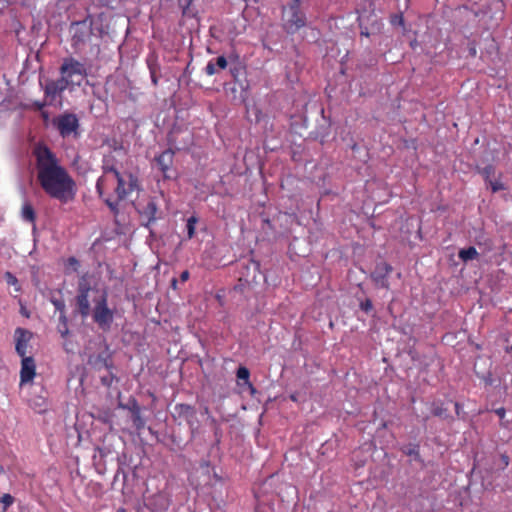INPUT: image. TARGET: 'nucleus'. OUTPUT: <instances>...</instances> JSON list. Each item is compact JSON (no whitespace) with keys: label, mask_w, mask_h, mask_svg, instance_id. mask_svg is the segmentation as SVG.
Masks as SVG:
<instances>
[{"label":"nucleus","mask_w":512,"mask_h":512,"mask_svg":"<svg viewBox=\"0 0 512 512\" xmlns=\"http://www.w3.org/2000/svg\"><path fill=\"white\" fill-rule=\"evenodd\" d=\"M252 265L254 267V271L256 272L258 270V264L255 262H252Z\"/></svg>","instance_id":"nucleus-41"},{"label":"nucleus","mask_w":512,"mask_h":512,"mask_svg":"<svg viewBox=\"0 0 512 512\" xmlns=\"http://www.w3.org/2000/svg\"><path fill=\"white\" fill-rule=\"evenodd\" d=\"M41 115H42V117H43L45 120H47V119H48V117H49V114H48V112H47V111H43V110H42V111H41Z\"/></svg>","instance_id":"nucleus-37"},{"label":"nucleus","mask_w":512,"mask_h":512,"mask_svg":"<svg viewBox=\"0 0 512 512\" xmlns=\"http://www.w3.org/2000/svg\"><path fill=\"white\" fill-rule=\"evenodd\" d=\"M456 413L459 414L460 406L458 403H455Z\"/></svg>","instance_id":"nucleus-40"},{"label":"nucleus","mask_w":512,"mask_h":512,"mask_svg":"<svg viewBox=\"0 0 512 512\" xmlns=\"http://www.w3.org/2000/svg\"><path fill=\"white\" fill-rule=\"evenodd\" d=\"M4 278L8 285H10V286L18 285V279L11 272L7 271L4 275Z\"/></svg>","instance_id":"nucleus-25"},{"label":"nucleus","mask_w":512,"mask_h":512,"mask_svg":"<svg viewBox=\"0 0 512 512\" xmlns=\"http://www.w3.org/2000/svg\"><path fill=\"white\" fill-rule=\"evenodd\" d=\"M408 454L409 455H415V456H418V452L415 450V449H411L408 451Z\"/></svg>","instance_id":"nucleus-38"},{"label":"nucleus","mask_w":512,"mask_h":512,"mask_svg":"<svg viewBox=\"0 0 512 512\" xmlns=\"http://www.w3.org/2000/svg\"><path fill=\"white\" fill-rule=\"evenodd\" d=\"M71 45L74 49H79L90 40L92 36V27L86 20L74 22L71 25Z\"/></svg>","instance_id":"nucleus-5"},{"label":"nucleus","mask_w":512,"mask_h":512,"mask_svg":"<svg viewBox=\"0 0 512 512\" xmlns=\"http://www.w3.org/2000/svg\"><path fill=\"white\" fill-rule=\"evenodd\" d=\"M53 124L59 131V134L65 138L76 132L79 128V120L73 113H64L54 118Z\"/></svg>","instance_id":"nucleus-6"},{"label":"nucleus","mask_w":512,"mask_h":512,"mask_svg":"<svg viewBox=\"0 0 512 512\" xmlns=\"http://www.w3.org/2000/svg\"><path fill=\"white\" fill-rule=\"evenodd\" d=\"M39 83L44 91L45 99L48 100L49 105H52L56 97L60 96L69 87L66 80H63L61 77L56 80L47 79L44 84L42 81Z\"/></svg>","instance_id":"nucleus-7"},{"label":"nucleus","mask_w":512,"mask_h":512,"mask_svg":"<svg viewBox=\"0 0 512 512\" xmlns=\"http://www.w3.org/2000/svg\"><path fill=\"white\" fill-rule=\"evenodd\" d=\"M360 35L368 37L369 36L368 29L367 28H364V29L362 28L361 31H360Z\"/></svg>","instance_id":"nucleus-35"},{"label":"nucleus","mask_w":512,"mask_h":512,"mask_svg":"<svg viewBox=\"0 0 512 512\" xmlns=\"http://www.w3.org/2000/svg\"><path fill=\"white\" fill-rule=\"evenodd\" d=\"M52 304L55 309L60 312V321L63 322L64 325L67 323V318L65 315V303L61 299H53Z\"/></svg>","instance_id":"nucleus-19"},{"label":"nucleus","mask_w":512,"mask_h":512,"mask_svg":"<svg viewBox=\"0 0 512 512\" xmlns=\"http://www.w3.org/2000/svg\"><path fill=\"white\" fill-rule=\"evenodd\" d=\"M46 105H49L47 99H45V101H34L31 105V108L36 111H42Z\"/></svg>","instance_id":"nucleus-28"},{"label":"nucleus","mask_w":512,"mask_h":512,"mask_svg":"<svg viewBox=\"0 0 512 512\" xmlns=\"http://www.w3.org/2000/svg\"><path fill=\"white\" fill-rule=\"evenodd\" d=\"M509 465V457L506 454H501L499 462L495 463L493 467H490V471L504 470Z\"/></svg>","instance_id":"nucleus-21"},{"label":"nucleus","mask_w":512,"mask_h":512,"mask_svg":"<svg viewBox=\"0 0 512 512\" xmlns=\"http://www.w3.org/2000/svg\"><path fill=\"white\" fill-rule=\"evenodd\" d=\"M136 189H138V179L132 173L127 174V179L121 174L107 173L101 175L96 183L100 198L114 214L118 213L120 202Z\"/></svg>","instance_id":"nucleus-3"},{"label":"nucleus","mask_w":512,"mask_h":512,"mask_svg":"<svg viewBox=\"0 0 512 512\" xmlns=\"http://www.w3.org/2000/svg\"><path fill=\"white\" fill-rule=\"evenodd\" d=\"M171 287H172L173 289H177V279H176V278H173V279L171 280Z\"/></svg>","instance_id":"nucleus-36"},{"label":"nucleus","mask_w":512,"mask_h":512,"mask_svg":"<svg viewBox=\"0 0 512 512\" xmlns=\"http://www.w3.org/2000/svg\"><path fill=\"white\" fill-rule=\"evenodd\" d=\"M21 216L24 221L35 224L36 213L31 203L26 202L23 204L21 209Z\"/></svg>","instance_id":"nucleus-14"},{"label":"nucleus","mask_w":512,"mask_h":512,"mask_svg":"<svg viewBox=\"0 0 512 512\" xmlns=\"http://www.w3.org/2000/svg\"><path fill=\"white\" fill-rule=\"evenodd\" d=\"M236 376L239 380H243L250 388L251 392H254L255 391V388L254 386L252 385V383L249 381V377H250V372L248 370V368L244 367V366H240L238 369H237V372H236Z\"/></svg>","instance_id":"nucleus-18"},{"label":"nucleus","mask_w":512,"mask_h":512,"mask_svg":"<svg viewBox=\"0 0 512 512\" xmlns=\"http://www.w3.org/2000/svg\"><path fill=\"white\" fill-rule=\"evenodd\" d=\"M239 72H240V67L235 66V67L230 68V73L235 81L238 80Z\"/></svg>","instance_id":"nucleus-32"},{"label":"nucleus","mask_w":512,"mask_h":512,"mask_svg":"<svg viewBox=\"0 0 512 512\" xmlns=\"http://www.w3.org/2000/svg\"><path fill=\"white\" fill-rule=\"evenodd\" d=\"M158 207L156 202L153 199H149L144 207L139 209V213L141 218L145 220V226H149L151 223L155 222L157 216Z\"/></svg>","instance_id":"nucleus-13"},{"label":"nucleus","mask_w":512,"mask_h":512,"mask_svg":"<svg viewBox=\"0 0 512 512\" xmlns=\"http://www.w3.org/2000/svg\"><path fill=\"white\" fill-rule=\"evenodd\" d=\"M488 183L490 184L492 192H498L504 189L503 183L499 180H489Z\"/></svg>","instance_id":"nucleus-26"},{"label":"nucleus","mask_w":512,"mask_h":512,"mask_svg":"<svg viewBox=\"0 0 512 512\" xmlns=\"http://www.w3.org/2000/svg\"><path fill=\"white\" fill-rule=\"evenodd\" d=\"M214 63L220 69H225L228 65L227 59L224 56L217 57Z\"/></svg>","instance_id":"nucleus-30"},{"label":"nucleus","mask_w":512,"mask_h":512,"mask_svg":"<svg viewBox=\"0 0 512 512\" xmlns=\"http://www.w3.org/2000/svg\"><path fill=\"white\" fill-rule=\"evenodd\" d=\"M60 74L63 80L70 85H81L83 79L87 76L85 65L73 57H66L60 66Z\"/></svg>","instance_id":"nucleus-4"},{"label":"nucleus","mask_w":512,"mask_h":512,"mask_svg":"<svg viewBox=\"0 0 512 512\" xmlns=\"http://www.w3.org/2000/svg\"><path fill=\"white\" fill-rule=\"evenodd\" d=\"M36 159L37 181L47 196L67 204L75 200L76 182L63 167L55 153L46 145L38 144L33 149Z\"/></svg>","instance_id":"nucleus-1"},{"label":"nucleus","mask_w":512,"mask_h":512,"mask_svg":"<svg viewBox=\"0 0 512 512\" xmlns=\"http://www.w3.org/2000/svg\"><path fill=\"white\" fill-rule=\"evenodd\" d=\"M189 277H190V273H189V271H188V270H185V271H183V272L180 274V280H181L182 282H186V281L189 279Z\"/></svg>","instance_id":"nucleus-33"},{"label":"nucleus","mask_w":512,"mask_h":512,"mask_svg":"<svg viewBox=\"0 0 512 512\" xmlns=\"http://www.w3.org/2000/svg\"><path fill=\"white\" fill-rule=\"evenodd\" d=\"M197 222L198 218L196 216H191L187 219L186 229L188 239H192L195 236Z\"/></svg>","instance_id":"nucleus-20"},{"label":"nucleus","mask_w":512,"mask_h":512,"mask_svg":"<svg viewBox=\"0 0 512 512\" xmlns=\"http://www.w3.org/2000/svg\"><path fill=\"white\" fill-rule=\"evenodd\" d=\"M32 333L24 328L18 327L15 330V350L17 354L21 357H28L27 348L30 340L32 339Z\"/></svg>","instance_id":"nucleus-10"},{"label":"nucleus","mask_w":512,"mask_h":512,"mask_svg":"<svg viewBox=\"0 0 512 512\" xmlns=\"http://www.w3.org/2000/svg\"><path fill=\"white\" fill-rule=\"evenodd\" d=\"M509 350L512 351V345L509 347Z\"/></svg>","instance_id":"nucleus-47"},{"label":"nucleus","mask_w":512,"mask_h":512,"mask_svg":"<svg viewBox=\"0 0 512 512\" xmlns=\"http://www.w3.org/2000/svg\"><path fill=\"white\" fill-rule=\"evenodd\" d=\"M174 412L179 419L184 420L189 425H193L196 420V409L189 404H176L174 407Z\"/></svg>","instance_id":"nucleus-12"},{"label":"nucleus","mask_w":512,"mask_h":512,"mask_svg":"<svg viewBox=\"0 0 512 512\" xmlns=\"http://www.w3.org/2000/svg\"><path fill=\"white\" fill-rule=\"evenodd\" d=\"M432 414L437 417L446 418L447 417V409L442 406L434 405L431 410Z\"/></svg>","instance_id":"nucleus-23"},{"label":"nucleus","mask_w":512,"mask_h":512,"mask_svg":"<svg viewBox=\"0 0 512 512\" xmlns=\"http://www.w3.org/2000/svg\"><path fill=\"white\" fill-rule=\"evenodd\" d=\"M0 503L3 505L2 511L6 512L8 508L14 503V497L11 494L5 493L1 496Z\"/></svg>","instance_id":"nucleus-22"},{"label":"nucleus","mask_w":512,"mask_h":512,"mask_svg":"<svg viewBox=\"0 0 512 512\" xmlns=\"http://www.w3.org/2000/svg\"><path fill=\"white\" fill-rule=\"evenodd\" d=\"M192 0H186L185 6L188 7L191 4Z\"/></svg>","instance_id":"nucleus-42"},{"label":"nucleus","mask_w":512,"mask_h":512,"mask_svg":"<svg viewBox=\"0 0 512 512\" xmlns=\"http://www.w3.org/2000/svg\"><path fill=\"white\" fill-rule=\"evenodd\" d=\"M245 284H249V280L248 279H245Z\"/></svg>","instance_id":"nucleus-46"},{"label":"nucleus","mask_w":512,"mask_h":512,"mask_svg":"<svg viewBox=\"0 0 512 512\" xmlns=\"http://www.w3.org/2000/svg\"><path fill=\"white\" fill-rule=\"evenodd\" d=\"M458 256L462 261L467 262L476 259L479 256V253L475 247L470 246L468 248L461 249L458 253Z\"/></svg>","instance_id":"nucleus-16"},{"label":"nucleus","mask_w":512,"mask_h":512,"mask_svg":"<svg viewBox=\"0 0 512 512\" xmlns=\"http://www.w3.org/2000/svg\"><path fill=\"white\" fill-rule=\"evenodd\" d=\"M174 151L172 149H166L161 154L155 157L156 165L159 171L163 174L165 179H170L171 175L169 172L172 169L174 161Z\"/></svg>","instance_id":"nucleus-9"},{"label":"nucleus","mask_w":512,"mask_h":512,"mask_svg":"<svg viewBox=\"0 0 512 512\" xmlns=\"http://www.w3.org/2000/svg\"><path fill=\"white\" fill-rule=\"evenodd\" d=\"M360 308L366 313H369L373 309L372 301L370 299H366L360 303Z\"/></svg>","instance_id":"nucleus-29"},{"label":"nucleus","mask_w":512,"mask_h":512,"mask_svg":"<svg viewBox=\"0 0 512 512\" xmlns=\"http://www.w3.org/2000/svg\"><path fill=\"white\" fill-rule=\"evenodd\" d=\"M20 384L31 382L36 375V365L33 357L21 358Z\"/></svg>","instance_id":"nucleus-11"},{"label":"nucleus","mask_w":512,"mask_h":512,"mask_svg":"<svg viewBox=\"0 0 512 512\" xmlns=\"http://www.w3.org/2000/svg\"><path fill=\"white\" fill-rule=\"evenodd\" d=\"M245 284H238L237 286H235V289H238L240 286H244Z\"/></svg>","instance_id":"nucleus-44"},{"label":"nucleus","mask_w":512,"mask_h":512,"mask_svg":"<svg viewBox=\"0 0 512 512\" xmlns=\"http://www.w3.org/2000/svg\"><path fill=\"white\" fill-rule=\"evenodd\" d=\"M68 333V330L66 329L64 332H62V336H65Z\"/></svg>","instance_id":"nucleus-45"},{"label":"nucleus","mask_w":512,"mask_h":512,"mask_svg":"<svg viewBox=\"0 0 512 512\" xmlns=\"http://www.w3.org/2000/svg\"><path fill=\"white\" fill-rule=\"evenodd\" d=\"M495 413L498 415V417L501 419V425L503 427H508V424L507 422L504 421V417H505V414H506V411L503 407L501 408H498L495 410Z\"/></svg>","instance_id":"nucleus-31"},{"label":"nucleus","mask_w":512,"mask_h":512,"mask_svg":"<svg viewBox=\"0 0 512 512\" xmlns=\"http://www.w3.org/2000/svg\"><path fill=\"white\" fill-rule=\"evenodd\" d=\"M120 174V172L117 170V168L115 167V163H114V157L112 155H107L104 157L103 159V164H102V175H105V174Z\"/></svg>","instance_id":"nucleus-15"},{"label":"nucleus","mask_w":512,"mask_h":512,"mask_svg":"<svg viewBox=\"0 0 512 512\" xmlns=\"http://www.w3.org/2000/svg\"><path fill=\"white\" fill-rule=\"evenodd\" d=\"M482 175L484 176L485 180L489 182L491 179V176L494 174V167L492 165H488L483 168Z\"/></svg>","instance_id":"nucleus-24"},{"label":"nucleus","mask_w":512,"mask_h":512,"mask_svg":"<svg viewBox=\"0 0 512 512\" xmlns=\"http://www.w3.org/2000/svg\"><path fill=\"white\" fill-rule=\"evenodd\" d=\"M316 207H317V209H320V199L317 200Z\"/></svg>","instance_id":"nucleus-43"},{"label":"nucleus","mask_w":512,"mask_h":512,"mask_svg":"<svg viewBox=\"0 0 512 512\" xmlns=\"http://www.w3.org/2000/svg\"><path fill=\"white\" fill-rule=\"evenodd\" d=\"M151 78H152V82L154 83V85H157V78L155 77L153 72L151 73Z\"/></svg>","instance_id":"nucleus-39"},{"label":"nucleus","mask_w":512,"mask_h":512,"mask_svg":"<svg viewBox=\"0 0 512 512\" xmlns=\"http://www.w3.org/2000/svg\"><path fill=\"white\" fill-rule=\"evenodd\" d=\"M68 262H69L70 265L74 266L75 270L77 269V267L79 265V262H78V260L75 257H70L68 259Z\"/></svg>","instance_id":"nucleus-34"},{"label":"nucleus","mask_w":512,"mask_h":512,"mask_svg":"<svg viewBox=\"0 0 512 512\" xmlns=\"http://www.w3.org/2000/svg\"><path fill=\"white\" fill-rule=\"evenodd\" d=\"M392 272V267L386 262H380L376 265L371 274L375 285L380 288H389L388 276Z\"/></svg>","instance_id":"nucleus-8"},{"label":"nucleus","mask_w":512,"mask_h":512,"mask_svg":"<svg viewBox=\"0 0 512 512\" xmlns=\"http://www.w3.org/2000/svg\"><path fill=\"white\" fill-rule=\"evenodd\" d=\"M216 64L214 63L213 60H210L206 67H205V73L208 75V76H212L214 74H216L217 72V69H216Z\"/></svg>","instance_id":"nucleus-27"},{"label":"nucleus","mask_w":512,"mask_h":512,"mask_svg":"<svg viewBox=\"0 0 512 512\" xmlns=\"http://www.w3.org/2000/svg\"><path fill=\"white\" fill-rule=\"evenodd\" d=\"M131 412H132V421H133L134 426L137 429L143 428L145 423L141 416L140 407L138 406V404L136 402L134 403L133 408L131 409Z\"/></svg>","instance_id":"nucleus-17"},{"label":"nucleus","mask_w":512,"mask_h":512,"mask_svg":"<svg viewBox=\"0 0 512 512\" xmlns=\"http://www.w3.org/2000/svg\"><path fill=\"white\" fill-rule=\"evenodd\" d=\"M76 312L86 319L89 315L103 331H109L114 321V310L108 306V293L92 287L88 276L80 277L75 297Z\"/></svg>","instance_id":"nucleus-2"}]
</instances>
